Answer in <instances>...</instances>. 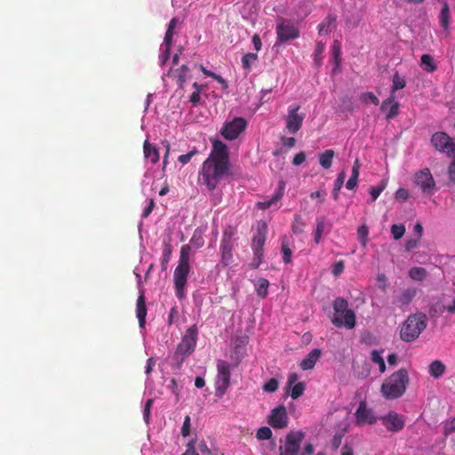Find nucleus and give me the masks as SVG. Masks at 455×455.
Here are the masks:
<instances>
[{"label":"nucleus","mask_w":455,"mask_h":455,"mask_svg":"<svg viewBox=\"0 0 455 455\" xmlns=\"http://www.w3.org/2000/svg\"><path fill=\"white\" fill-rule=\"evenodd\" d=\"M211 142L212 150L201 166L198 180L212 191L228 176V146L217 138Z\"/></svg>","instance_id":"nucleus-1"},{"label":"nucleus","mask_w":455,"mask_h":455,"mask_svg":"<svg viewBox=\"0 0 455 455\" xmlns=\"http://www.w3.org/2000/svg\"><path fill=\"white\" fill-rule=\"evenodd\" d=\"M410 379L406 369L392 373L381 385V394L388 400L401 397L406 391Z\"/></svg>","instance_id":"nucleus-2"},{"label":"nucleus","mask_w":455,"mask_h":455,"mask_svg":"<svg viewBox=\"0 0 455 455\" xmlns=\"http://www.w3.org/2000/svg\"><path fill=\"white\" fill-rule=\"evenodd\" d=\"M198 338V328L196 324L190 326L184 333L180 342L177 345L173 354L176 368L180 369L185 359L194 353Z\"/></svg>","instance_id":"nucleus-3"},{"label":"nucleus","mask_w":455,"mask_h":455,"mask_svg":"<svg viewBox=\"0 0 455 455\" xmlns=\"http://www.w3.org/2000/svg\"><path fill=\"white\" fill-rule=\"evenodd\" d=\"M243 315L244 312L243 309L240 310L238 314L233 315V320L235 321L237 318L238 324L241 325V327L240 334H237L234 339L235 347L233 354L230 355L229 368L231 366L236 367L241 363L246 352V345L249 341V337L246 332L251 325L248 322H246L244 325L243 324L242 317Z\"/></svg>","instance_id":"nucleus-4"},{"label":"nucleus","mask_w":455,"mask_h":455,"mask_svg":"<svg viewBox=\"0 0 455 455\" xmlns=\"http://www.w3.org/2000/svg\"><path fill=\"white\" fill-rule=\"evenodd\" d=\"M427 318L423 313L410 315L400 331V338L405 342L415 340L420 333L427 328Z\"/></svg>","instance_id":"nucleus-5"},{"label":"nucleus","mask_w":455,"mask_h":455,"mask_svg":"<svg viewBox=\"0 0 455 455\" xmlns=\"http://www.w3.org/2000/svg\"><path fill=\"white\" fill-rule=\"evenodd\" d=\"M191 247L188 244L183 245L180 249L179 264L173 274V280L176 288V295L179 298L183 297V289L186 285L188 275L190 270L189 256Z\"/></svg>","instance_id":"nucleus-6"},{"label":"nucleus","mask_w":455,"mask_h":455,"mask_svg":"<svg viewBox=\"0 0 455 455\" xmlns=\"http://www.w3.org/2000/svg\"><path fill=\"white\" fill-rule=\"evenodd\" d=\"M348 303L343 298H337L333 302V309L336 316L331 320L337 327L345 325L347 328H353L355 324V315L353 310L348 309Z\"/></svg>","instance_id":"nucleus-7"},{"label":"nucleus","mask_w":455,"mask_h":455,"mask_svg":"<svg viewBox=\"0 0 455 455\" xmlns=\"http://www.w3.org/2000/svg\"><path fill=\"white\" fill-rule=\"evenodd\" d=\"M267 226L265 221H259L258 223L257 233L252 239V249L254 253V258L251 263V267L252 268H257L262 262L263 258V246L266 242V235H267Z\"/></svg>","instance_id":"nucleus-8"},{"label":"nucleus","mask_w":455,"mask_h":455,"mask_svg":"<svg viewBox=\"0 0 455 455\" xmlns=\"http://www.w3.org/2000/svg\"><path fill=\"white\" fill-rule=\"evenodd\" d=\"M304 438L305 433L302 431L289 432L284 443L279 446V455H298Z\"/></svg>","instance_id":"nucleus-9"},{"label":"nucleus","mask_w":455,"mask_h":455,"mask_svg":"<svg viewBox=\"0 0 455 455\" xmlns=\"http://www.w3.org/2000/svg\"><path fill=\"white\" fill-rule=\"evenodd\" d=\"M276 35L275 44H280L299 37V30L291 21L280 18L276 25Z\"/></svg>","instance_id":"nucleus-10"},{"label":"nucleus","mask_w":455,"mask_h":455,"mask_svg":"<svg viewBox=\"0 0 455 455\" xmlns=\"http://www.w3.org/2000/svg\"><path fill=\"white\" fill-rule=\"evenodd\" d=\"M432 146L442 153H446L449 156H455V139H451L443 132H437L432 135Z\"/></svg>","instance_id":"nucleus-11"},{"label":"nucleus","mask_w":455,"mask_h":455,"mask_svg":"<svg viewBox=\"0 0 455 455\" xmlns=\"http://www.w3.org/2000/svg\"><path fill=\"white\" fill-rule=\"evenodd\" d=\"M218 374L215 379V395L222 398L228 389V363L219 360L217 363Z\"/></svg>","instance_id":"nucleus-12"},{"label":"nucleus","mask_w":455,"mask_h":455,"mask_svg":"<svg viewBox=\"0 0 455 455\" xmlns=\"http://www.w3.org/2000/svg\"><path fill=\"white\" fill-rule=\"evenodd\" d=\"M299 108L300 107L299 105L293 108H289L288 115L285 117L286 129L291 134H295L299 131L305 119V114H299L298 112Z\"/></svg>","instance_id":"nucleus-13"},{"label":"nucleus","mask_w":455,"mask_h":455,"mask_svg":"<svg viewBox=\"0 0 455 455\" xmlns=\"http://www.w3.org/2000/svg\"><path fill=\"white\" fill-rule=\"evenodd\" d=\"M415 183L420 187L425 194H432L435 187V180L428 168H425L415 174Z\"/></svg>","instance_id":"nucleus-14"},{"label":"nucleus","mask_w":455,"mask_h":455,"mask_svg":"<svg viewBox=\"0 0 455 455\" xmlns=\"http://www.w3.org/2000/svg\"><path fill=\"white\" fill-rule=\"evenodd\" d=\"M288 420L286 408L280 405L271 411L267 422L274 428H284L288 425Z\"/></svg>","instance_id":"nucleus-15"},{"label":"nucleus","mask_w":455,"mask_h":455,"mask_svg":"<svg viewBox=\"0 0 455 455\" xmlns=\"http://www.w3.org/2000/svg\"><path fill=\"white\" fill-rule=\"evenodd\" d=\"M384 427L392 432H398L404 427L403 419L396 412L389 413L382 418Z\"/></svg>","instance_id":"nucleus-16"},{"label":"nucleus","mask_w":455,"mask_h":455,"mask_svg":"<svg viewBox=\"0 0 455 455\" xmlns=\"http://www.w3.org/2000/svg\"><path fill=\"white\" fill-rule=\"evenodd\" d=\"M405 85V80L403 77H401L398 75V73H395L393 76V85L390 96L387 100H385L381 104L380 110L382 112H386L389 104L393 102L394 100H395V91L404 88Z\"/></svg>","instance_id":"nucleus-17"},{"label":"nucleus","mask_w":455,"mask_h":455,"mask_svg":"<svg viewBox=\"0 0 455 455\" xmlns=\"http://www.w3.org/2000/svg\"><path fill=\"white\" fill-rule=\"evenodd\" d=\"M246 127L247 121L243 117H235L229 121V141L238 139Z\"/></svg>","instance_id":"nucleus-18"},{"label":"nucleus","mask_w":455,"mask_h":455,"mask_svg":"<svg viewBox=\"0 0 455 455\" xmlns=\"http://www.w3.org/2000/svg\"><path fill=\"white\" fill-rule=\"evenodd\" d=\"M356 421L359 425L373 424L376 422V418L373 412L369 409L364 403H360L358 409L355 412Z\"/></svg>","instance_id":"nucleus-19"},{"label":"nucleus","mask_w":455,"mask_h":455,"mask_svg":"<svg viewBox=\"0 0 455 455\" xmlns=\"http://www.w3.org/2000/svg\"><path fill=\"white\" fill-rule=\"evenodd\" d=\"M418 293V289L415 287H409L401 291V293L395 297L393 303L398 307L408 306Z\"/></svg>","instance_id":"nucleus-20"},{"label":"nucleus","mask_w":455,"mask_h":455,"mask_svg":"<svg viewBox=\"0 0 455 455\" xmlns=\"http://www.w3.org/2000/svg\"><path fill=\"white\" fill-rule=\"evenodd\" d=\"M147 313L146 298L144 291H141L136 303V316L140 328H145Z\"/></svg>","instance_id":"nucleus-21"},{"label":"nucleus","mask_w":455,"mask_h":455,"mask_svg":"<svg viewBox=\"0 0 455 455\" xmlns=\"http://www.w3.org/2000/svg\"><path fill=\"white\" fill-rule=\"evenodd\" d=\"M322 351L319 348H315L301 361L300 368L302 370H310L314 368L315 363L320 358Z\"/></svg>","instance_id":"nucleus-22"},{"label":"nucleus","mask_w":455,"mask_h":455,"mask_svg":"<svg viewBox=\"0 0 455 455\" xmlns=\"http://www.w3.org/2000/svg\"><path fill=\"white\" fill-rule=\"evenodd\" d=\"M143 153L147 159H149L152 164H156L159 161L160 156L158 149L153 146L148 140H145L143 144Z\"/></svg>","instance_id":"nucleus-23"},{"label":"nucleus","mask_w":455,"mask_h":455,"mask_svg":"<svg viewBox=\"0 0 455 455\" xmlns=\"http://www.w3.org/2000/svg\"><path fill=\"white\" fill-rule=\"evenodd\" d=\"M283 188H284V182L280 181L278 191L272 196V198L270 200H265L262 202H259L257 204L258 208L260 210H266V209H268L271 205L275 204L283 196Z\"/></svg>","instance_id":"nucleus-24"},{"label":"nucleus","mask_w":455,"mask_h":455,"mask_svg":"<svg viewBox=\"0 0 455 455\" xmlns=\"http://www.w3.org/2000/svg\"><path fill=\"white\" fill-rule=\"evenodd\" d=\"M445 368V365L441 361L435 360L429 365V373L435 379H439L443 375Z\"/></svg>","instance_id":"nucleus-25"},{"label":"nucleus","mask_w":455,"mask_h":455,"mask_svg":"<svg viewBox=\"0 0 455 455\" xmlns=\"http://www.w3.org/2000/svg\"><path fill=\"white\" fill-rule=\"evenodd\" d=\"M409 276L415 281H423L427 276V271L421 267H413L409 270Z\"/></svg>","instance_id":"nucleus-26"},{"label":"nucleus","mask_w":455,"mask_h":455,"mask_svg":"<svg viewBox=\"0 0 455 455\" xmlns=\"http://www.w3.org/2000/svg\"><path fill=\"white\" fill-rule=\"evenodd\" d=\"M334 156V151L327 149L319 156V163L324 169H329L332 164V158Z\"/></svg>","instance_id":"nucleus-27"},{"label":"nucleus","mask_w":455,"mask_h":455,"mask_svg":"<svg viewBox=\"0 0 455 455\" xmlns=\"http://www.w3.org/2000/svg\"><path fill=\"white\" fill-rule=\"evenodd\" d=\"M255 286H256L257 294L259 297H261V298L267 297L269 282L266 278H263V277L259 278L256 281Z\"/></svg>","instance_id":"nucleus-28"},{"label":"nucleus","mask_w":455,"mask_h":455,"mask_svg":"<svg viewBox=\"0 0 455 455\" xmlns=\"http://www.w3.org/2000/svg\"><path fill=\"white\" fill-rule=\"evenodd\" d=\"M346 179V172L345 171H342L339 173L333 186L332 190V196L334 200H337L339 198V191L343 186V183Z\"/></svg>","instance_id":"nucleus-29"},{"label":"nucleus","mask_w":455,"mask_h":455,"mask_svg":"<svg viewBox=\"0 0 455 455\" xmlns=\"http://www.w3.org/2000/svg\"><path fill=\"white\" fill-rule=\"evenodd\" d=\"M421 67L427 72H433L436 69V65L430 54H423L421 56Z\"/></svg>","instance_id":"nucleus-30"},{"label":"nucleus","mask_w":455,"mask_h":455,"mask_svg":"<svg viewBox=\"0 0 455 455\" xmlns=\"http://www.w3.org/2000/svg\"><path fill=\"white\" fill-rule=\"evenodd\" d=\"M449 19H450L449 5L447 3H444L443 6L441 10V13H440V24H441V27L445 31H448V29H449Z\"/></svg>","instance_id":"nucleus-31"},{"label":"nucleus","mask_w":455,"mask_h":455,"mask_svg":"<svg viewBox=\"0 0 455 455\" xmlns=\"http://www.w3.org/2000/svg\"><path fill=\"white\" fill-rule=\"evenodd\" d=\"M188 73V68L186 65H182L176 70L177 84L180 88H183L184 84L187 81Z\"/></svg>","instance_id":"nucleus-32"},{"label":"nucleus","mask_w":455,"mask_h":455,"mask_svg":"<svg viewBox=\"0 0 455 455\" xmlns=\"http://www.w3.org/2000/svg\"><path fill=\"white\" fill-rule=\"evenodd\" d=\"M371 359L374 363H377L379 368V371L381 373L386 371V364L383 357L381 356V352L379 350H373L371 355Z\"/></svg>","instance_id":"nucleus-33"},{"label":"nucleus","mask_w":455,"mask_h":455,"mask_svg":"<svg viewBox=\"0 0 455 455\" xmlns=\"http://www.w3.org/2000/svg\"><path fill=\"white\" fill-rule=\"evenodd\" d=\"M172 251V248L171 243H165L164 250H163L162 261H161V265L164 269L167 268L169 260L171 259Z\"/></svg>","instance_id":"nucleus-34"},{"label":"nucleus","mask_w":455,"mask_h":455,"mask_svg":"<svg viewBox=\"0 0 455 455\" xmlns=\"http://www.w3.org/2000/svg\"><path fill=\"white\" fill-rule=\"evenodd\" d=\"M325 228V219L323 217L317 219L316 220V229L315 232L314 240L316 243H319L322 238V235L324 231Z\"/></svg>","instance_id":"nucleus-35"},{"label":"nucleus","mask_w":455,"mask_h":455,"mask_svg":"<svg viewBox=\"0 0 455 455\" xmlns=\"http://www.w3.org/2000/svg\"><path fill=\"white\" fill-rule=\"evenodd\" d=\"M336 20V16L332 14H329L325 20L319 24L318 26V31L320 35L327 34L328 33V28L334 23Z\"/></svg>","instance_id":"nucleus-36"},{"label":"nucleus","mask_w":455,"mask_h":455,"mask_svg":"<svg viewBox=\"0 0 455 455\" xmlns=\"http://www.w3.org/2000/svg\"><path fill=\"white\" fill-rule=\"evenodd\" d=\"M368 234H369V230H368V227L366 225H362L358 228V229H357L358 239L363 248L366 247L367 243H368Z\"/></svg>","instance_id":"nucleus-37"},{"label":"nucleus","mask_w":455,"mask_h":455,"mask_svg":"<svg viewBox=\"0 0 455 455\" xmlns=\"http://www.w3.org/2000/svg\"><path fill=\"white\" fill-rule=\"evenodd\" d=\"M445 310L446 307L442 303V301L438 300L430 306L429 315L431 316H435L443 314Z\"/></svg>","instance_id":"nucleus-38"},{"label":"nucleus","mask_w":455,"mask_h":455,"mask_svg":"<svg viewBox=\"0 0 455 455\" xmlns=\"http://www.w3.org/2000/svg\"><path fill=\"white\" fill-rule=\"evenodd\" d=\"M387 186V181L386 180H381L380 183L376 186V187H372L370 190V194H371V202H374L378 196L380 195V193L385 189Z\"/></svg>","instance_id":"nucleus-39"},{"label":"nucleus","mask_w":455,"mask_h":455,"mask_svg":"<svg viewBox=\"0 0 455 455\" xmlns=\"http://www.w3.org/2000/svg\"><path fill=\"white\" fill-rule=\"evenodd\" d=\"M391 233L394 239L398 240L402 238L405 233V227L403 224H394L391 226Z\"/></svg>","instance_id":"nucleus-40"},{"label":"nucleus","mask_w":455,"mask_h":455,"mask_svg":"<svg viewBox=\"0 0 455 455\" xmlns=\"http://www.w3.org/2000/svg\"><path fill=\"white\" fill-rule=\"evenodd\" d=\"M360 100L365 104H368L370 102H371L375 106H378L379 104V99L372 92H363L360 95Z\"/></svg>","instance_id":"nucleus-41"},{"label":"nucleus","mask_w":455,"mask_h":455,"mask_svg":"<svg viewBox=\"0 0 455 455\" xmlns=\"http://www.w3.org/2000/svg\"><path fill=\"white\" fill-rule=\"evenodd\" d=\"M291 387L292 388H291V396L292 399H297L303 395L304 390H305V383L299 382Z\"/></svg>","instance_id":"nucleus-42"},{"label":"nucleus","mask_w":455,"mask_h":455,"mask_svg":"<svg viewBox=\"0 0 455 455\" xmlns=\"http://www.w3.org/2000/svg\"><path fill=\"white\" fill-rule=\"evenodd\" d=\"M256 436L259 440H268L272 436V431L268 427H261L258 429Z\"/></svg>","instance_id":"nucleus-43"},{"label":"nucleus","mask_w":455,"mask_h":455,"mask_svg":"<svg viewBox=\"0 0 455 455\" xmlns=\"http://www.w3.org/2000/svg\"><path fill=\"white\" fill-rule=\"evenodd\" d=\"M278 385V380L275 378H272L264 384L262 388L265 392L273 393L277 390Z\"/></svg>","instance_id":"nucleus-44"},{"label":"nucleus","mask_w":455,"mask_h":455,"mask_svg":"<svg viewBox=\"0 0 455 455\" xmlns=\"http://www.w3.org/2000/svg\"><path fill=\"white\" fill-rule=\"evenodd\" d=\"M340 54H341L340 45L338 41H335L333 44V46H332V57H333L334 62L337 64V68L340 65V61H341Z\"/></svg>","instance_id":"nucleus-45"},{"label":"nucleus","mask_w":455,"mask_h":455,"mask_svg":"<svg viewBox=\"0 0 455 455\" xmlns=\"http://www.w3.org/2000/svg\"><path fill=\"white\" fill-rule=\"evenodd\" d=\"M389 105H391L388 112L387 113V119H393L399 114V103L394 100L393 102H391Z\"/></svg>","instance_id":"nucleus-46"},{"label":"nucleus","mask_w":455,"mask_h":455,"mask_svg":"<svg viewBox=\"0 0 455 455\" xmlns=\"http://www.w3.org/2000/svg\"><path fill=\"white\" fill-rule=\"evenodd\" d=\"M258 56L255 53H247L242 59L243 67L246 69L250 68L251 64L257 60Z\"/></svg>","instance_id":"nucleus-47"},{"label":"nucleus","mask_w":455,"mask_h":455,"mask_svg":"<svg viewBox=\"0 0 455 455\" xmlns=\"http://www.w3.org/2000/svg\"><path fill=\"white\" fill-rule=\"evenodd\" d=\"M304 222L302 221V219L300 216L299 215H296L295 216V220H294V223L291 227V229L293 231V233L295 234H299V233H302L303 232V229L302 228L304 227Z\"/></svg>","instance_id":"nucleus-48"},{"label":"nucleus","mask_w":455,"mask_h":455,"mask_svg":"<svg viewBox=\"0 0 455 455\" xmlns=\"http://www.w3.org/2000/svg\"><path fill=\"white\" fill-rule=\"evenodd\" d=\"M198 153L197 149L196 148H194L192 149L191 151H189L188 153L187 154H184V155H180L179 156V161L182 164H187L188 163H189V161L191 160V158L196 156V154Z\"/></svg>","instance_id":"nucleus-49"},{"label":"nucleus","mask_w":455,"mask_h":455,"mask_svg":"<svg viewBox=\"0 0 455 455\" xmlns=\"http://www.w3.org/2000/svg\"><path fill=\"white\" fill-rule=\"evenodd\" d=\"M282 251L283 254V261L288 264L291 261V250L288 247L285 241L282 243Z\"/></svg>","instance_id":"nucleus-50"},{"label":"nucleus","mask_w":455,"mask_h":455,"mask_svg":"<svg viewBox=\"0 0 455 455\" xmlns=\"http://www.w3.org/2000/svg\"><path fill=\"white\" fill-rule=\"evenodd\" d=\"M190 426H191V423H190V417L189 416H186L185 417V419H184V422H183V425H182V427H181V435L186 437L189 435L190 433Z\"/></svg>","instance_id":"nucleus-51"},{"label":"nucleus","mask_w":455,"mask_h":455,"mask_svg":"<svg viewBox=\"0 0 455 455\" xmlns=\"http://www.w3.org/2000/svg\"><path fill=\"white\" fill-rule=\"evenodd\" d=\"M324 50V44L319 42L316 45V49L315 52V62L316 65H320V56Z\"/></svg>","instance_id":"nucleus-52"},{"label":"nucleus","mask_w":455,"mask_h":455,"mask_svg":"<svg viewBox=\"0 0 455 455\" xmlns=\"http://www.w3.org/2000/svg\"><path fill=\"white\" fill-rule=\"evenodd\" d=\"M455 431V417L450 421L447 422L443 427V434L445 435H450L451 433Z\"/></svg>","instance_id":"nucleus-53"},{"label":"nucleus","mask_w":455,"mask_h":455,"mask_svg":"<svg viewBox=\"0 0 455 455\" xmlns=\"http://www.w3.org/2000/svg\"><path fill=\"white\" fill-rule=\"evenodd\" d=\"M419 238H411L408 239L405 243V250L410 251L412 249L416 248L419 244Z\"/></svg>","instance_id":"nucleus-54"},{"label":"nucleus","mask_w":455,"mask_h":455,"mask_svg":"<svg viewBox=\"0 0 455 455\" xmlns=\"http://www.w3.org/2000/svg\"><path fill=\"white\" fill-rule=\"evenodd\" d=\"M202 72L208 76H211V77H213L214 79L218 80L219 82H220L221 84H224L225 83V80L223 78H221L220 76H217L216 74H214L213 72L210 71V70H207L204 66H201L200 67Z\"/></svg>","instance_id":"nucleus-55"},{"label":"nucleus","mask_w":455,"mask_h":455,"mask_svg":"<svg viewBox=\"0 0 455 455\" xmlns=\"http://www.w3.org/2000/svg\"><path fill=\"white\" fill-rule=\"evenodd\" d=\"M161 51H162V53H161L160 59H161L162 63L164 64L170 58L171 48H166V47L161 46Z\"/></svg>","instance_id":"nucleus-56"},{"label":"nucleus","mask_w":455,"mask_h":455,"mask_svg":"<svg viewBox=\"0 0 455 455\" xmlns=\"http://www.w3.org/2000/svg\"><path fill=\"white\" fill-rule=\"evenodd\" d=\"M306 160V154L304 152L298 153L295 155L292 160L294 165H299Z\"/></svg>","instance_id":"nucleus-57"},{"label":"nucleus","mask_w":455,"mask_h":455,"mask_svg":"<svg viewBox=\"0 0 455 455\" xmlns=\"http://www.w3.org/2000/svg\"><path fill=\"white\" fill-rule=\"evenodd\" d=\"M342 442V435L336 434L331 440V447L333 450H337Z\"/></svg>","instance_id":"nucleus-58"},{"label":"nucleus","mask_w":455,"mask_h":455,"mask_svg":"<svg viewBox=\"0 0 455 455\" xmlns=\"http://www.w3.org/2000/svg\"><path fill=\"white\" fill-rule=\"evenodd\" d=\"M182 455H199L193 441L189 442L186 451Z\"/></svg>","instance_id":"nucleus-59"},{"label":"nucleus","mask_w":455,"mask_h":455,"mask_svg":"<svg viewBox=\"0 0 455 455\" xmlns=\"http://www.w3.org/2000/svg\"><path fill=\"white\" fill-rule=\"evenodd\" d=\"M344 270V262L339 261L333 266L332 273L335 276L339 275Z\"/></svg>","instance_id":"nucleus-60"},{"label":"nucleus","mask_w":455,"mask_h":455,"mask_svg":"<svg viewBox=\"0 0 455 455\" xmlns=\"http://www.w3.org/2000/svg\"><path fill=\"white\" fill-rule=\"evenodd\" d=\"M154 207H155L154 199H150L148 205L143 211L142 218H148L150 215V213L152 212Z\"/></svg>","instance_id":"nucleus-61"},{"label":"nucleus","mask_w":455,"mask_h":455,"mask_svg":"<svg viewBox=\"0 0 455 455\" xmlns=\"http://www.w3.org/2000/svg\"><path fill=\"white\" fill-rule=\"evenodd\" d=\"M168 388L172 391V394H174L176 396L179 395V388H178V383L175 379H172L170 380V383L168 385Z\"/></svg>","instance_id":"nucleus-62"},{"label":"nucleus","mask_w":455,"mask_h":455,"mask_svg":"<svg viewBox=\"0 0 455 455\" xmlns=\"http://www.w3.org/2000/svg\"><path fill=\"white\" fill-rule=\"evenodd\" d=\"M454 159L449 166L448 175L451 181L455 182V156Z\"/></svg>","instance_id":"nucleus-63"},{"label":"nucleus","mask_w":455,"mask_h":455,"mask_svg":"<svg viewBox=\"0 0 455 455\" xmlns=\"http://www.w3.org/2000/svg\"><path fill=\"white\" fill-rule=\"evenodd\" d=\"M315 451V447L312 443H308L305 445L299 455H312Z\"/></svg>","instance_id":"nucleus-64"}]
</instances>
